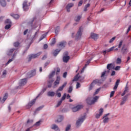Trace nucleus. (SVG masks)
<instances>
[{
  "instance_id": "7c9ffc66",
  "label": "nucleus",
  "mask_w": 131,
  "mask_h": 131,
  "mask_svg": "<svg viewBox=\"0 0 131 131\" xmlns=\"http://www.w3.org/2000/svg\"><path fill=\"white\" fill-rule=\"evenodd\" d=\"M112 65H113L112 63H110V64H107V66L106 67V68H107V69H108V71H107L108 73L109 72V70H111V68L112 67Z\"/></svg>"
},
{
  "instance_id": "f03ea898",
  "label": "nucleus",
  "mask_w": 131,
  "mask_h": 131,
  "mask_svg": "<svg viewBox=\"0 0 131 131\" xmlns=\"http://www.w3.org/2000/svg\"><path fill=\"white\" fill-rule=\"evenodd\" d=\"M84 119H85V116L80 117L76 122L77 126H80L81 123L84 121Z\"/></svg>"
},
{
  "instance_id": "bb28decb",
  "label": "nucleus",
  "mask_w": 131,
  "mask_h": 131,
  "mask_svg": "<svg viewBox=\"0 0 131 131\" xmlns=\"http://www.w3.org/2000/svg\"><path fill=\"white\" fill-rule=\"evenodd\" d=\"M53 82H54V80L53 79L50 80L48 81V88H52V84L53 83Z\"/></svg>"
},
{
  "instance_id": "393cba45",
  "label": "nucleus",
  "mask_w": 131,
  "mask_h": 131,
  "mask_svg": "<svg viewBox=\"0 0 131 131\" xmlns=\"http://www.w3.org/2000/svg\"><path fill=\"white\" fill-rule=\"evenodd\" d=\"M80 19H81V16L78 15L75 17V21H76V22H79V21H80Z\"/></svg>"
},
{
  "instance_id": "052dcab7",
  "label": "nucleus",
  "mask_w": 131,
  "mask_h": 131,
  "mask_svg": "<svg viewBox=\"0 0 131 131\" xmlns=\"http://www.w3.org/2000/svg\"><path fill=\"white\" fill-rule=\"evenodd\" d=\"M67 76V72H66L63 74V77L64 78H66Z\"/></svg>"
},
{
  "instance_id": "c03bdc74",
  "label": "nucleus",
  "mask_w": 131,
  "mask_h": 131,
  "mask_svg": "<svg viewBox=\"0 0 131 131\" xmlns=\"http://www.w3.org/2000/svg\"><path fill=\"white\" fill-rule=\"evenodd\" d=\"M71 127V125H68L67 126L66 128V131H69V130H70Z\"/></svg>"
},
{
  "instance_id": "39448f33",
  "label": "nucleus",
  "mask_w": 131,
  "mask_h": 131,
  "mask_svg": "<svg viewBox=\"0 0 131 131\" xmlns=\"http://www.w3.org/2000/svg\"><path fill=\"white\" fill-rule=\"evenodd\" d=\"M28 1L25 0L23 3V9L24 11H28L29 9V5L28 4Z\"/></svg>"
},
{
  "instance_id": "7ed1b4c3",
  "label": "nucleus",
  "mask_w": 131,
  "mask_h": 131,
  "mask_svg": "<svg viewBox=\"0 0 131 131\" xmlns=\"http://www.w3.org/2000/svg\"><path fill=\"white\" fill-rule=\"evenodd\" d=\"M41 55V52H39L37 54H32L29 56V61H31L32 59H35L37 57H39Z\"/></svg>"
},
{
  "instance_id": "cd10ccee",
  "label": "nucleus",
  "mask_w": 131,
  "mask_h": 131,
  "mask_svg": "<svg viewBox=\"0 0 131 131\" xmlns=\"http://www.w3.org/2000/svg\"><path fill=\"white\" fill-rule=\"evenodd\" d=\"M15 56H16V54H14L12 58L11 59H9L8 60V61L6 63V66L8 65V64H10V63H11V62H12V61L14 60V58Z\"/></svg>"
},
{
  "instance_id": "6e6552de",
  "label": "nucleus",
  "mask_w": 131,
  "mask_h": 131,
  "mask_svg": "<svg viewBox=\"0 0 131 131\" xmlns=\"http://www.w3.org/2000/svg\"><path fill=\"white\" fill-rule=\"evenodd\" d=\"M109 115H110V114L108 113V114H105L103 116V117L102 118V119H103V123H107L108 122V121H109V118L107 116Z\"/></svg>"
},
{
  "instance_id": "69168bd1",
  "label": "nucleus",
  "mask_w": 131,
  "mask_h": 131,
  "mask_svg": "<svg viewBox=\"0 0 131 131\" xmlns=\"http://www.w3.org/2000/svg\"><path fill=\"white\" fill-rule=\"evenodd\" d=\"M80 86V84L77 82L76 84V89H78Z\"/></svg>"
},
{
  "instance_id": "2eb2a0df",
  "label": "nucleus",
  "mask_w": 131,
  "mask_h": 131,
  "mask_svg": "<svg viewBox=\"0 0 131 131\" xmlns=\"http://www.w3.org/2000/svg\"><path fill=\"white\" fill-rule=\"evenodd\" d=\"M56 93L53 91H49L47 93V96L48 97H55Z\"/></svg>"
},
{
  "instance_id": "bf43d9fd",
  "label": "nucleus",
  "mask_w": 131,
  "mask_h": 131,
  "mask_svg": "<svg viewBox=\"0 0 131 131\" xmlns=\"http://www.w3.org/2000/svg\"><path fill=\"white\" fill-rule=\"evenodd\" d=\"M42 108H43V106H40L36 109V111H39L41 110V109H42Z\"/></svg>"
},
{
  "instance_id": "6e6d98bb",
  "label": "nucleus",
  "mask_w": 131,
  "mask_h": 131,
  "mask_svg": "<svg viewBox=\"0 0 131 131\" xmlns=\"http://www.w3.org/2000/svg\"><path fill=\"white\" fill-rule=\"evenodd\" d=\"M5 23H7V24H11V20H10V19H7L6 21H5Z\"/></svg>"
},
{
  "instance_id": "49530a36",
  "label": "nucleus",
  "mask_w": 131,
  "mask_h": 131,
  "mask_svg": "<svg viewBox=\"0 0 131 131\" xmlns=\"http://www.w3.org/2000/svg\"><path fill=\"white\" fill-rule=\"evenodd\" d=\"M120 63H121V59H120V58H117V59L116 63H117V64H120Z\"/></svg>"
},
{
  "instance_id": "c756f323",
  "label": "nucleus",
  "mask_w": 131,
  "mask_h": 131,
  "mask_svg": "<svg viewBox=\"0 0 131 131\" xmlns=\"http://www.w3.org/2000/svg\"><path fill=\"white\" fill-rule=\"evenodd\" d=\"M56 74V72L55 71H52V72L49 75V78L51 79L53 77L55 74Z\"/></svg>"
},
{
  "instance_id": "412c9836",
  "label": "nucleus",
  "mask_w": 131,
  "mask_h": 131,
  "mask_svg": "<svg viewBox=\"0 0 131 131\" xmlns=\"http://www.w3.org/2000/svg\"><path fill=\"white\" fill-rule=\"evenodd\" d=\"M51 128L52 129H55V130L60 131V129L59 128V127H58V126L56 124L52 125Z\"/></svg>"
},
{
  "instance_id": "1a4fd4ad",
  "label": "nucleus",
  "mask_w": 131,
  "mask_h": 131,
  "mask_svg": "<svg viewBox=\"0 0 131 131\" xmlns=\"http://www.w3.org/2000/svg\"><path fill=\"white\" fill-rule=\"evenodd\" d=\"M78 74L74 78V79L73 80V81H77V80H78V79L80 80V81H81V80H83V79H84V77H82L81 76H78Z\"/></svg>"
},
{
  "instance_id": "f704fd0d",
  "label": "nucleus",
  "mask_w": 131,
  "mask_h": 131,
  "mask_svg": "<svg viewBox=\"0 0 131 131\" xmlns=\"http://www.w3.org/2000/svg\"><path fill=\"white\" fill-rule=\"evenodd\" d=\"M56 96L58 98H61V93H60V91H58V90L56 91Z\"/></svg>"
},
{
  "instance_id": "5fc2aeb1",
  "label": "nucleus",
  "mask_w": 131,
  "mask_h": 131,
  "mask_svg": "<svg viewBox=\"0 0 131 131\" xmlns=\"http://www.w3.org/2000/svg\"><path fill=\"white\" fill-rule=\"evenodd\" d=\"M19 45H20V43H19V42H15L14 43V47H19Z\"/></svg>"
},
{
  "instance_id": "c85d7f7f",
  "label": "nucleus",
  "mask_w": 131,
  "mask_h": 131,
  "mask_svg": "<svg viewBox=\"0 0 131 131\" xmlns=\"http://www.w3.org/2000/svg\"><path fill=\"white\" fill-rule=\"evenodd\" d=\"M60 51H61L60 50H58V49L56 50L53 52V55H54V57H56L57 56V55H58V54H59V53H60Z\"/></svg>"
},
{
  "instance_id": "9d476101",
  "label": "nucleus",
  "mask_w": 131,
  "mask_h": 131,
  "mask_svg": "<svg viewBox=\"0 0 131 131\" xmlns=\"http://www.w3.org/2000/svg\"><path fill=\"white\" fill-rule=\"evenodd\" d=\"M128 92H129V88H128V86H127V83L124 88V91L123 92V93L121 94L122 97H123V96H124L125 94L128 93Z\"/></svg>"
},
{
  "instance_id": "a211bd4d",
  "label": "nucleus",
  "mask_w": 131,
  "mask_h": 131,
  "mask_svg": "<svg viewBox=\"0 0 131 131\" xmlns=\"http://www.w3.org/2000/svg\"><path fill=\"white\" fill-rule=\"evenodd\" d=\"M121 51L123 53V54H126L127 53V49L125 48V45H123Z\"/></svg>"
},
{
  "instance_id": "4468645a",
  "label": "nucleus",
  "mask_w": 131,
  "mask_h": 131,
  "mask_svg": "<svg viewBox=\"0 0 131 131\" xmlns=\"http://www.w3.org/2000/svg\"><path fill=\"white\" fill-rule=\"evenodd\" d=\"M67 84V82H65L62 86H60L59 88V89L57 90V91H59V92H62V91H63V90L64 89V88H65V86H66V85Z\"/></svg>"
},
{
  "instance_id": "603ef678",
  "label": "nucleus",
  "mask_w": 131,
  "mask_h": 131,
  "mask_svg": "<svg viewBox=\"0 0 131 131\" xmlns=\"http://www.w3.org/2000/svg\"><path fill=\"white\" fill-rule=\"evenodd\" d=\"M34 125H35V126H39V125H40V121H39L38 122H37Z\"/></svg>"
},
{
  "instance_id": "473e14b6",
  "label": "nucleus",
  "mask_w": 131,
  "mask_h": 131,
  "mask_svg": "<svg viewBox=\"0 0 131 131\" xmlns=\"http://www.w3.org/2000/svg\"><path fill=\"white\" fill-rule=\"evenodd\" d=\"M46 91H47V88L43 89L40 93L36 97V99H37V98H38L40 95H42V94H43Z\"/></svg>"
},
{
  "instance_id": "a18cd8bd",
  "label": "nucleus",
  "mask_w": 131,
  "mask_h": 131,
  "mask_svg": "<svg viewBox=\"0 0 131 131\" xmlns=\"http://www.w3.org/2000/svg\"><path fill=\"white\" fill-rule=\"evenodd\" d=\"M62 100H61L58 101L57 102L56 107H59V106H60L61 105V104H62Z\"/></svg>"
},
{
  "instance_id": "5701e85b",
  "label": "nucleus",
  "mask_w": 131,
  "mask_h": 131,
  "mask_svg": "<svg viewBox=\"0 0 131 131\" xmlns=\"http://www.w3.org/2000/svg\"><path fill=\"white\" fill-rule=\"evenodd\" d=\"M0 4L2 7H6L7 2H6V0H0Z\"/></svg>"
},
{
  "instance_id": "6ab92c4d",
  "label": "nucleus",
  "mask_w": 131,
  "mask_h": 131,
  "mask_svg": "<svg viewBox=\"0 0 131 131\" xmlns=\"http://www.w3.org/2000/svg\"><path fill=\"white\" fill-rule=\"evenodd\" d=\"M120 82V80H117L116 82V83L115 84V86L113 88V90H117V88H118V85H119V82Z\"/></svg>"
},
{
  "instance_id": "680f3d73",
  "label": "nucleus",
  "mask_w": 131,
  "mask_h": 131,
  "mask_svg": "<svg viewBox=\"0 0 131 131\" xmlns=\"http://www.w3.org/2000/svg\"><path fill=\"white\" fill-rule=\"evenodd\" d=\"M59 32V27H58L56 30H55V33L56 34H58V33Z\"/></svg>"
},
{
  "instance_id": "9b49d317",
  "label": "nucleus",
  "mask_w": 131,
  "mask_h": 131,
  "mask_svg": "<svg viewBox=\"0 0 131 131\" xmlns=\"http://www.w3.org/2000/svg\"><path fill=\"white\" fill-rule=\"evenodd\" d=\"M104 112V110L102 108H101L99 111V114H97L96 117L97 118H100V116H102L103 113Z\"/></svg>"
},
{
  "instance_id": "4c0bfd02",
  "label": "nucleus",
  "mask_w": 131,
  "mask_h": 131,
  "mask_svg": "<svg viewBox=\"0 0 131 131\" xmlns=\"http://www.w3.org/2000/svg\"><path fill=\"white\" fill-rule=\"evenodd\" d=\"M46 36H47V35L46 34H43L41 36V37H40L39 40H42V39H43V38H46Z\"/></svg>"
},
{
  "instance_id": "774afa93",
  "label": "nucleus",
  "mask_w": 131,
  "mask_h": 131,
  "mask_svg": "<svg viewBox=\"0 0 131 131\" xmlns=\"http://www.w3.org/2000/svg\"><path fill=\"white\" fill-rule=\"evenodd\" d=\"M130 28H131V26H129L128 28V29L127 30V32H129V31L130 30Z\"/></svg>"
},
{
  "instance_id": "09e8293b",
  "label": "nucleus",
  "mask_w": 131,
  "mask_h": 131,
  "mask_svg": "<svg viewBox=\"0 0 131 131\" xmlns=\"http://www.w3.org/2000/svg\"><path fill=\"white\" fill-rule=\"evenodd\" d=\"M107 73V71H104L102 73L101 77H104L105 76V74Z\"/></svg>"
},
{
  "instance_id": "37998d69",
  "label": "nucleus",
  "mask_w": 131,
  "mask_h": 131,
  "mask_svg": "<svg viewBox=\"0 0 131 131\" xmlns=\"http://www.w3.org/2000/svg\"><path fill=\"white\" fill-rule=\"evenodd\" d=\"M100 80L96 79L93 81V83H100Z\"/></svg>"
},
{
  "instance_id": "58836bf2",
  "label": "nucleus",
  "mask_w": 131,
  "mask_h": 131,
  "mask_svg": "<svg viewBox=\"0 0 131 131\" xmlns=\"http://www.w3.org/2000/svg\"><path fill=\"white\" fill-rule=\"evenodd\" d=\"M55 43H56V38H53L51 43V46H54Z\"/></svg>"
},
{
  "instance_id": "72a5a7b5",
  "label": "nucleus",
  "mask_w": 131,
  "mask_h": 131,
  "mask_svg": "<svg viewBox=\"0 0 131 131\" xmlns=\"http://www.w3.org/2000/svg\"><path fill=\"white\" fill-rule=\"evenodd\" d=\"M6 75H7V70H4L2 73V77L4 78L6 77Z\"/></svg>"
},
{
  "instance_id": "e433bc0d",
  "label": "nucleus",
  "mask_w": 131,
  "mask_h": 131,
  "mask_svg": "<svg viewBox=\"0 0 131 131\" xmlns=\"http://www.w3.org/2000/svg\"><path fill=\"white\" fill-rule=\"evenodd\" d=\"M123 43V40H121L120 42L119 43L118 46V48L119 49H120V48H121V47L122 46V44Z\"/></svg>"
},
{
  "instance_id": "4be33fe9",
  "label": "nucleus",
  "mask_w": 131,
  "mask_h": 131,
  "mask_svg": "<svg viewBox=\"0 0 131 131\" xmlns=\"http://www.w3.org/2000/svg\"><path fill=\"white\" fill-rule=\"evenodd\" d=\"M27 82V80H26V79H23L20 80L19 84L20 85H24Z\"/></svg>"
},
{
  "instance_id": "de8ad7c7",
  "label": "nucleus",
  "mask_w": 131,
  "mask_h": 131,
  "mask_svg": "<svg viewBox=\"0 0 131 131\" xmlns=\"http://www.w3.org/2000/svg\"><path fill=\"white\" fill-rule=\"evenodd\" d=\"M11 28V24H8L5 26V29H10Z\"/></svg>"
},
{
  "instance_id": "20e7f679",
  "label": "nucleus",
  "mask_w": 131,
  "mask_h": 131,
  "mask_svg": "<svg viewBox=\"0 0 131 131\" xmlns=\"http://www.w3.org/2000/svg\"><path fill=\"white\" fill-rule=\"evenodd\" d=\"M83 30V28H82V27H80L76 35V38H77V39H78V38H80V37H81Z\"/></svg>"
},
{
  "instance_id": "4d7b16f0",
  "label": "nucleus",
  "mask_w": 131,
  "mask_h": 131,
  "mask_svg": "<svg viewBox=\"0 0 131 131\" xmlns=\"http://www.w3.org/2000/svg\"><path fill=\"white\" fill-rule=\"evenodd\" d=\"M99 92H100V89H97L95 92L94 93V95H98Z\"/></svg>"
},
{
  "instance_id": "3c124183",
  "label": "nucleus",
  "mask_w": 131,
  "mask_h": 131,
  "mask_svg": "<svg viewBox=\"0 0 131 131\" xmlns=\"http://www.w3.org/2000/svg\"><path fill=\"white\" fill-rule=\"evenodd\" d=\"M114 94H115V91H112L110 94V98H112L114 96Z\"/></svg>"
},
{
  "instance_id": "ea45409f",
  "label": "nucleus",
  "mask_w": 131,
  "mask_h": 131,
  "mask_svg": "<svg viewBox=\"0 0 131 131\" xmlns=\"http://www.w3.org/2000/svg\"><path fill=\"white\" fill-rule=\"evenodd\" d=\"M95 83H91V84L90 85V87H89V91H92V90H93V88H94V84Z\"/></svg>"
},
{
  "instance_id": "f3484780",
  "label": "nucleus",
  "mask_w": 131,
  "mask_h": 131,
  "mask_svg": "<svg viewBox=\"0 0 131 131\" xmlns=\"http://www.w3.org/2000/svg\"><path fill=\"white\" fill-rule=\"evenodd\" d=\"M72 7H73V4L72 3L69 4L66 7L67 12H70V8H72Z\"/></svg>"
},
{
  "instance_id": "423d86ee",
  "label": "nucleus",
  "mask_w": 131,
  "mask_h": 131,
  "mask_svg": "<svg viewBox=\"0 0 131 131\" xmlns=\"http://www.w3.org/2000/svg\"><path fill=\"white\" fill-rule=\"evenodd\" d=\"M60 80H61V78H60V76H58L56 81L54 83V86H53V89H55V88L58 86V84L60 83Z\"/></svg>"
},
{
  "instance_id": "f257e3e1",
  "label": "nucleus",
  "mask_w": 131,
  "mask_h": 131,
  "mask_svg": "<svg viewBox=\"0 0 131 131\" xmlns=\"http://www.w3.org/2000/svg\"><path fill=\"white\" fill-rule=\"evenodd\" d=\"M98 100H99V96L90 97L86 99V102L88 105H93L95 104Z\"/></svg>"
},
{
  "instance_id": "b1692460",
  "label": "nucleus",
  "mask_w": 131,
  "mask_h": 131,
  "mask_svg": "<svg viewBox=\"0 0 131 131\" xmlns=\"http://www.w3.org/2000/svg\"><path fill=\"white\" fill-rule=\"evenodd\" d=\"M8 99V94L6 93L5 94L3 99L1 100V103H5V101Z\"/></svg>"
},
{
  "instance_id": "864d4df0",
  "label": "nucleus",
  "mask_w": 131,
  "mask_h": 131,
  "mask_svg": "<svg viewBox=\"0 0 131 131\" xmlns=\"http://www.w3.org/2000/svg\"><path fill=\"white\" fill-rule=\"evenodd\" d=\"M122 101H124L125 102H126V101H127V96H124L122 98Z\"/></svg>"
},
{
  "instance_id": "0e129e2a",
  "label": "nucleus",
  "mask_w": 131,
  "mask_h": 131,
  "mask_svg": "<svg viewBox=\"0 0 131 131\" xmlns=\"http://www.w3.org/2000/svg\"><path fill=\"white\" fill-rule=\"evenodd\" d=\"M82 3H83L82 0L80 1L78 4V7H80V6H81V5H82Z\"/></svg>"
},
{
  "instance_id": "0eeeda50",
  "label": "nucleus",
  "mask_w": 131,
  "mask_h": 131,
  "mask_svg": "<svg viewBox=\"0 0 131 131\" xmlns=\"http://www.w3.org/2000/svg\"><path fill=\"white\" fill-rule=\"evenodd\" d=\"M82 108V105H78L76 106H75L72 108L73 112H77V111H79L80 109Z\"/></svg>"
},
{
  "instance_id": "13d9d810",
  "label": "nucleus",
  "mask_w": 131,
  "mask_h": 131,
  "mask_svg": "<svg viewBox=\"0 0 131 131\" xmlns=\"http://www.w3.org/2000/svg\"><path fill=\"white\" fill-rule=\"evenodd\" d=\"M120 70V66H117L115 69V70H116V71Z\"/></svg>"
},
{
  "instance_id": "ddd939ff",
  "label": "nucleus",
  "mask_w": 131,
  "mask_h": 131,
  "mask_svg": "<svg viewBox=\"0 0 131 131\" xmlns=\"http://www.w3.org/2000/svg\"><path fill=\"white\" fill-rule=\"evenodd\" d=\"M63 119H64V117L62 116H59L55 122L59 123V122H62V121H63Z\"/></svg>"
},
{
  "instance_id": "79ce46f5",
  "label": "nucleus",
  "mask_w": 131,
  "mask_h": 131,
  "mask_svg": "<svg viewBox=\"0 0 131 131\" xmlns=\"http://www.w3.org/2000/svg\"><path fill=\"white\" fill-rule=\"evenodd\" d=\"M115 38H116V37H113L112 39H111L109 41L110 43H111L115 40Z\"/></svg>"
},
{
  "instance_id": "dca6fc26",
  "label": "nucleus",
  "mask_w": 131,
  "mask_h": 131,
  "mask_svg": "<svg viewBox=\"0 0 131 131\" xmlns=\"http://www.w3.org/2000/svg\"><path fill=\"white\" fill-rule=\"evenodd\" d=\"M70 59V57H69V56H64L63 57V61L64 63H67L69 61Z\"/></svg>"
},
{
  "instance_id": "a19ab883",
  "label": "nucleus",
  "mask_w": 131,
  "mask_h": 131,
  "mask_svg": "<svg viewBox=\"0 0 131 131\" xmlns=\"http://www.w3.org/2000/svg\"><path fill=\"white\" fill-rule=\"evenodd\" d=\"M67 96V95L66 94V93H64L63 95V96L61 98V101H64V100H65V99H66V96Z\"/></svg>"
},
{
  "instance_id": "c9c22d12",
  "label": "nucleus",
  "mask_w": 131,
  "mask_h": 131,
  "mask_svg": "<svg viewBox=\"0 0 131 131\" xmlns=\"http://www.w3.org/2000/svg\"><path fill=\"white\" fill-rule=\"evenodd\" d=\"M12 17L14 18V19H19V15L18 14H11Z\"/></svg>"
},
{
  "instance_id": "f8f14e48",
  "label": "nucleus",
  "mask_w": 131,
  "mask_h": 131,
  "mask_svg": "<svg viewBox=\"0 0 131 131\" xmlns=\"http://www.w3.org/2000/svg\"><path fill=\"white\" fill-rule=\"evenodd\" d=\"M91 37L93 39H94V40H96L98 39V38H99V36L97 34H95L94 33H91Z\"/></svg>"
},
{
  "instance_id": "e2e57ef3",
  "label": "nucleus",
  "mask_w": 131,
  "mask_h": 131,
  "mask_svg": "<svg viewBox=\"0 0 131 131\" xmlns=\"http://www.w3.org/2000/svg\"><path fill=\"white\" fill-rule=\"evenodd\" d=\"M126 101H124L123 100H122L121 103H120V105L121 106H122V105H124V104L125 103Z\"/></svg>"
},
{
  "instance_id": "aec40b11",
  "label": "nucleus",
  "mask_w": 131,
  "mask_h": 131,
  "mask_svg": "<svg viewBox=\"0 0 131 131\" xmlns=\"http://www.w3.org/2000/svg\"><path fill=\"white\" fill-rule=\"evenodd\" d=\"M35 101H36V99H35L33 100L31 102L28 103V105H27L28 108H30L34 103H35Z\"/></svg>"
},
{
  "instance_id": "a878e982",
  "label": "nucleus",
  "mask_w": 131,
  "mask_h": 131,
  "mask_svg": "<svg viewBox=\"0 0 131 131\" xmlns=\"http://www.w3.org/2000/svg\"><path fill=\"white\" fill-rule=\"evenodd\" d=\"M59 47L60 48H64L65 46H66V42L65 41H62L59 43Z\"/></svg>"
},
{
  "instance_id": "8fccbe9b",
  "label": "nucleus",
  "mask_w": 131,
  "mask_h": 131,
  "mask_svg": "<svg viewBox=\"0 0 131 131\" xmlns=\"http://www.w3.org/2000/svg\"><path fill=\"white\" fill-rule=\"evenodd\" d=\"M73 90V88H72V86H70L68 90V93H72Z\"/></svg>"
},
{
  "instance_id": "2f4dec72",
  "label": "nucleus",
  "mask_w": 131,
  "mask_h": 131,
  "mask_svg": "<svg viewBox=\"0 0 131 131\" xmlns=\"http://www.w3.org/2000/svg\"><path fill=\"white\" fill-rule=\"evenodd\" d=\"M35 74H36V71H35V70H33L31 72L30 75V76H34Z\"/></svg>"
},
{
  "instance_id": "338daca9",
  "label": "nucleus",
  "mask_w": 131,
  "mask_h": 131,
  "mask_svg": "<svg viewBox=\"0 0 131 131\" xmlns=\"http://www.w3.org/2000/svg\"><path fill=\"white\" fill-rule=\"evenodd\" d=\"M59 72H60V69L59 68H57V71H56V74H59Z\"/></svg>"
}]
</instances>
